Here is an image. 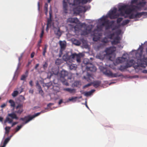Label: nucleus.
<instances>
[{
  "instance_id": "f3484780",
  "label": "nucleus",
  "mask_w": 147,
  "mask_h": 147,
  "mask_svg": "<svg viewBox=\"0 0 147 147\" xmlns=\"http://www.w3.org/2000/svg\"><path fill=\"white\" fill-rule=\"evenodd\" d=\"M101 42L103 43L104 44H100V46H98V47L99 48L103 47L105 45V44L107 43L108 42L107 39L106 37L102 39L101 40Z\"/></svg>"
},
{
  "instance_id": "b1692460",
  "label": "nucleus",
  "mask_w": 147,
  "mask_h": 147,
  "mask_svg": "<svg viewBox=\"0 0 147 147\" xmlns=\"http://www.w3.org/2000/svg\"><path fill=\"white\" fill-rule=\"evenodd\" d=\"M68 75V73L67 71L65 70H62L61 72V77L63 78H64Z\"/></svg>"
},
{
  "instance_id": "cd10ccee",
  "label": "nucleus",
  "mask_w": 147,
  "mask_h": 147,
  "mask_svg": "<svg viewBox=\"0 0 147 147\" xmlns=\"http://www.w3.org/2000/svg\"><path fill=\"white\" fill-rule=\"evenodd\" d=\"M77 68V65L74 64H71L69 66V69L70 70H75Z\"/></svg>"
},
{
  "instance_id": "c03bdc74",
  "label": "nucleus",
  "mask_w": 147,
  "mask_h": 147,
  "mask_svg": "<svg viewBox=\"0 0 147 147\" xmlns=\"http://www.w3.org/2000/svg\"><path fill=\"white\" fill-rule=\"evenodd\" d=\"M137 8L138 7L137 6H135L134 5L131 6L130 8H131V12L134 11L136 8Z\"/></svg>"
},
{
  "instance_id": "473e14b6",
  "label": "nucleus",
  "mask_w": 147,
  "mask_h": 147,
  "mask_svg": "<svg viewBox=\"0 0 147 147\" xmlns=\"http://www.w3.org/2000/svg\"><path fill=\"white\" fill-rule=\"evenodd\" d=\"M144 62L145 63L144 64H141L140 65V66L144 68H145L147 66V58H146L144 59Z\"/></svg>"
},
{
  "instance_id": "a211bd4d",
  "label": "nucleus",
  "mask_w": 147,
  "mask_h": 147,
  "mask_svg": "<svg viewBox=\"0 0 147 147\" xmlns=\"http://www.w3.org/2000/svg\"><path fill=\"white\" fill-rule=\"evenodd\" d=\"M73 11L75 13L79 14L82 11V9L80 7L78 6L75 8H74Z\"/></svg>"
},
{
  "instance_id": "a18cd8bd",
  "label": "nucleus",
  "mask_w": 147,
  "mask_h": 147,
  "mask_svg": "<svg viewBox=\"0 0 147 147\" xmlns=\"http://www.w3.org/2000/svg\"><path fill=\"white\" fill-rule=\"evenodd\" d=\"M129 18L130 19H133L136 18V17H135V14H134L133 13L131 14L129 16Z\"/></svg>"
},
{
  "instance_id": "338daca9",
  "label": "nucleus",
  "mask_w": 147,
  "mask_h": 147,
  "mask_svg": "<svg viewBox=\"0 0 147 147\" xmlns=\"http://www.w3.org/2000/svg\"><path fill=\"white\" fill-rule=\"evenodd\" d=\"M29 84L31 86H33L32 81L31 80L29 82Z\"/></svg>"
},
{
  "instance_id": "e2e57ef3",
  "label": "nucleus",
  "mask_w": 147,
  "mask_h": 147,
  "mask_svg": "<svg viewBox=\"0 0 147 147\" xmlns=\"http://www.w3.org/2000/svg\"><path fill=\"white\" fill-rule=\"evenodd\" d=\"M18 122H13L12 124V125H11V127H13V126L15 125H16V124H18Z\"/></svg>"
},
{
  "instance_id": "72a5a7b5",
  "label": "nucleus",
  "mask_w": 147,
  "mask_h": 147,
  "mask_svg": "<svg viewBox=\"0 0 147 147\" xmlns=\"http://www.w3.org/2000/svg\"><path fill=\"white\" fill-rule=\"evenodd\" d=\"M131 8H127L126 9L125 11V13L127 14H129L131 12Z\"/></svg>"
},
{
  "instance_id": "4c0bfd02",
  "label": "nucleus",
  "mask_w": 147,
  "mask_h": 147,
  "mask_svg": "<svg viewBox=\"0 0 147 147\" xmlns=\"http://www.w3.org/2000/svg\"><path fill=\"white\" fill-rule=\"evenodd\" d=\"M100 38L99 36L94 35L93 37V40L94 41H97Z\"/></svg>"
},
{
  "instance_id": "1a4fd4ad",
  "label": "nucleus",
  "mask_w": 147,
  "mask_h": 147,
  "mask_svg": "<svg viewBox=\"0 0 147 147\" xmlns=\"http://www.w3.org/2000/svg\"><path fill=\"white\" fill-rule=\"evenodd\" d=\"M89 65H88L86 66V69L87 71H91L94 72L96 70V67L94 66L92 63L89 64Z\"/></svg>"
},
{
  "instance_id": "7c9ffc66",
  "label": "nucleus",
  "mask_w": 147,
  "mask_h": 147,
  "mask_svg": "<svg viewBox=\"0 0 147 147\" xmlns=\"http://www.w3.org/2000/svg\"><path fill=\"white\" fill-rule=\"evenodd\" d=\"M10 139L9 138H7L5 139L3 143V145L1 147H5L7 143L8 142L9 140Z\"/></svg>"
},
{
  "instance_id": "2f4dec72",
  "label": "nucleus",
  "mask_w": 147,
  "mask_h": 147,
  "mask_svg": "<svg viewBox=\"0 0 147 147\" xmlns=\"http://www.w3.org/2000/svg\"><path fill=\"white\" fill-rule=\"evenodd\" d=\"M73 43L74 45L77 46L80 45L81 43L80 42L79 40L76 39L74 40V41Z\"/></svg>"
},
{
  "instance_id": "603ef678",
  "label": "nucleus",
  "mask_w": 147,
  "mask_h": 147,
  "mask_svg": "<svg viewBox=\"0 0 147 147\" xmlns=\"http://www.w3.org/2000/svg\"><path fill=\"white\" fill-rule=\"evenodd\" d=\"M27 76H26L25 75H22L21 78V80H24L25 78L27 77Z\"/></svg>"
},
{
  "instance_id": "37998d69",
  "label": "nucleus",
  "mask_w": 147,
  "mask_h": 147,
  "mask_svg": "<svg viewBox=\"0 0 147 147\" xmlns=\"http://www.w3.org/2000/svg\"><path fill=\"white\" fill-rule=\"evenodd\" d=\"M77 99V97H72L71 98H69V100L70 101H74L75 102L76 101V99Z\"/></svg>"
},
{
  "instance_id": "864d4df0",
  "label": "nucleus",
  "mask_w": 147,
  "mask_h": 147,
  "mask_svg": "<svg viewBox=\"0 0 147 147\" xmlns=\"http://www.w3.org/2000/svg\"><path fill=\"white\" fill-rule=\"evenodd\" d=\"M44 34V30L43 29H42L40 35V37L41 39L43 36Z\"/></svg>"
},
{
  "instance_id": "6e6d98bb",
  "label": "nucleus",
  "mask_w": 147,
  "mask_h": 147,
  "mask_svg": "<svg viewBox=\"0 0 147 147\" xmlns=\"http://www.w3.org/2000/svg\"><path fill=\"white\" fill-rule=\"evenodd\" d=\"M71 89V88H63V90L70 92Z\"/></svg>"
},
{
  "instance_id": "bf43d9fd",
  "label": "nucleus",
  "mask_w": 147,
  "mask_h": 147,
  "mask_svg": "<svg viewBox=\"0 0 147 147\" xmlns=\"http://www.w3.org/2000/svg\"><path fill=\"white\" fill-rule=\"evenodd\" d=\"M20 99L23 101H24L25 100V97L22 95H20Z\"/></svg>"
},
{
  "instance_id": "9d476101",
  "label": "nucleus",
  "mask_w": 147,
  "mask_h": 147,
  "mask_svg": "<svg viewBox=\"0 0 147 147\" xmlns=\"http://www.w3.org/2000/svg\"><path fill=\"white\" fill-rule=\"evenodd\" d=\"M52 9L51 8V7L50 6V10L49 11V18L47 20V28L49 26L51 25V18L52 17Z\"/></svg>"
},
{
  "instance_id": "e433bc0d",
  "label": "nucleus",
  "mask_w": 147,
  "mask_h": 147,
  "mask_svg": "<svg viewBox=\"0 0 147 147\" xmlns=\"http://www.w3.org/2000/svg\"><path fill=\"white\" fill-rule=\"evenodd\" d=\"M83 63L85 65H86V66L88 65H89V64L90 63H89V60L88 59H84V60Z\"/></svg>"
},
{
  "instance_id": "4468645a",
  "label": "nucleus",
  "mask_w": 147,
  "mask_h": 147,
  "mask_svg": "<svg viewBox=\"0 0 147 147\" xmlns=\"http://www.w3.org/2000/svg\"><path fill=\"white\" fill-rule=\"evenodd\" d=\"M79 21V20L77 18H69L67 20V22L70 23H77Z\"/></svg>"
},
{
  "instance_id": "20e7f679",
  "label": "nucleus",
  "mask_w": 147,
  "mask_h": 147,
  "mask_svg": "<svg viewBox=\"0 0 147 147\" xmlns=\"http://www.w3.org/2000/svg\"><path fill=\"white\" fill-rule=\"evenodd\" d=\"M104 74L108 77L111 78L118 77L121 76V75L118 74L117 73L113 74L110 70L105 68L103 70Z\"/></svg>"
},
{
  "instance_id": "39448f33",
  "label": "nucleus",
  "mask_w": 147,
  "mask_h": 147,
  "mask_svg": "<svg viewBox=\"0 0 147 147\" xmlns=\"http://www.w3.org/2000/svg\"><path fill=\"white\" fill-rule=\"evenodd\" d=\"M117 9L116 8L114 9L113 10L110 11L109 13V16L111 19H115L117 18L119 16V14H116Z\"/></svg>"
},
{
  "instance_id": "052dcab7",
  "label": "nucleus",
  "mask_w": 147,
  "mask_h": 147,
  "mask_svg": "<svg viewBox=\"0 0 147 147\" xmlns=\"http://www.w3.org/2000/svg\"><path fill=\"white\" fill-rule=\"evenodd\" d=\"M138 0H131V4L136 3L137 2Z\"/></svg>"
},
{
  "instance_id": "79ce46f5",
  "label": "nucleus",
  "mask_w": 147,
  "mask_h": 147,
  "mask_svg": "<svg viewBox=\"0 0 147 147\" xmlns=\"http://www.w3.org/2000/svg\"><path fill=\"white\" fill-rule=\"evenodd\" d=\"M53 89L54 90L57 91V92H59V88L58 86H53Z\"/></svg>"
},
{
  "instance_id": "680f3d73",
  "label": "nucleus",
  "mask_w": 147,
  "mask_h": 147,
  "mask_svg": "<svg viewBox=\"0 0 147 147\" xmlns=\"http://www.w3.org/2000/svg\"><path fill=\"white\" fill-rule=\"evenodd\" d=\"M6 105L7 103H3L1 105V107L2 108H3L6 107Z\"/></svg>"
},
{
  "instance_id": "dca6fc26",
  "label": "nucleus",
  "mask_w": 147,
  "mask_h": 147,
  "mask_svg": "<svg viewBox=\"0 0 147 147\" xmlns=\"http://www.w3.org/2000/svg\"><path fill=\"white\" fill-rule=\"evenodd\" d=\"M125 58L123 57H118L116 60L115 62L117 64L122 63L124 62Z\"/></svg>"
},
{
  "instance_id": "2eb2a0df",
  "label": "nucleus",
  "mask_w": 147,
  "mask_h": 147,
  "mask_svg": "<svg viewBox=\"0 0 147 147\" xmlns=\"http://www.w3.org/2000/svg\"><path fill=\"white\" fill-rule=\"evenodd\" d=\"M104 52H100L99 54H98L96 56V57L97 58L100 59L102 60L104 58L105 54H104Z\"/></svg>"
},
{
  "instance_id": "423d86ee",
  "label": "nucleus",
  "mask_w": 147,
  "mask_h": 147,
  "mask_svg": "<svg viewBox=\"0 0 147 147\" xmlns=\"http://www.w3.org/2000/svg\"><path fill=\"white\" fill-rule=\"evenodd\" d=\"M36 116L37 113H36L34 115L32 116L28 115L24 117V118H20V120L23 121H25L24 123L26 124Z\"/></svg>"
},
{
  "instance_id": "4d7b16f0",
  "label": "nucleus",
  "mask_w": 147,
  "mask_h": 147,
  "mask_svg": "<svg viewBox=\"0 0 147 147\" xmlns=\"http://www.w3.org/2000/svg\"><path fill=\"white\" fill-rule=\"evenodd\" d=\"M91 85V84L89 83L88 84H87L84 85V86L83 88H88V87H89V86H90Z\"/></svg>"
},
{
  "instance_id": "a878e982",
  "label": "nucleus",
  "mask_w": 147,
  "mask_h": 147,
  "mask_svg": "<svg viewBox=\"0 0 147 147\" xmlns=\"http://www.w3.org/2000/svg\"><path fill=\"white\" fill-rule=\"evenodd\" d=\"M37 87H38L39 93L43 96L44 95V92L38 83H37Z\"/></svg>"
},
{
  "instance_id": "4be33fe9",
  "label": "nucleus",
  "mask_w": 147,
  "mask_h": 147,
  "mask_svg": "<svg viewBox=\"0 0 147 147\" xmlns=\"http://www.w3.org/2000/svg\"><path fill=\"white\" fill-rule=\"evenodd\" d=\"M80 0H69L73 1L72 3H69L70 5H71L72 6H75L76 5L79 4L80 3Z\"/></svg>"
},
{
  "instance_id": "8fccbe9b",
  "label": "nucleus",
  "mask_w": 147,
  "mask_h": 147,
  "mask_svg": "<svg viewBox=\"0 0 147 147\" xmlns=\"http://www.w3.org/2000/svg\"><path fill=\"white\" fill-rule=\"evenodd\" d=\"M123 18H119L117 19V23H120L123 20Z\"/></svg>"
},
{
  "instance_id": "c9c22d12",
  "label": "nucleus",
  "mask_w": 147,
  "mask_h": 147,
  "mask_svg": "<svg viewBox=\"0 0 147 147\" xmlns=\"http://www.w3.org/2000/svg\"><path fill=\"white\" fill-rule=\"evenodd\" d=\"M129 22V20H123L121 24V25L124 26L127 24Z\"/></svg>"
},
{
  "instance_id": "f257e3e1",
  "label": "nucleus",
  "mask_w": 147,
  "mask_h": 147,
  "mask_svg": "<svg viewBox=\"0 0 147 147\" xmlns=\"http://www.w3.org/2000/svg\"><path fill=\"white\" fill-rule=\"evenodd\" d=\"M82 57L81 54H77L76 53L72 54L71 55L69 56L67 54H65L63 57V59L65 61H72L73 59H76L77 62L80 63L81 62V58Z\"/></svg>"
},
{
  "instance_id": "0eeeda50",
  "label": "nucleus",
  "mask_w": 147,
  "mask_h": 147,
  "mask_svg": "<svg viewBox=\"0 0 147 147\" xmlns=\"http://www.w3.org/2000/svg\"><path fill=\"white\" fill-rule=\"evenodd\" d=\"M16 109L17 111L15 112V113L20 115L24 111L23 109V104L19 103L16 107Z\"/></svg>"
},
{
  "instance_id": "9b49d317",
  "label": "nucleus",
  "mask_w": 147,
  "mask_h": 147,
  "mask_svg": "<svg viewBox=\"0 0 147 147\" xmlns=\"http://www.w3.org/2000/svg\"><path fill=\"white\" fill-rule=\"evenodd\" d=\"M59 44L61 50L62 51L64 50L66 47V42L65 41H60Z\"/></svg>"
},
{
  "instance_id": "f03ea898",
  "label": "nucleus",
  "mask_w": 147,
  "mask_h": 147,
  "mask_svg": "<svg viewBox=\"0 0 147 147\" xmlns=\"http://www.w3.org/2000/svg\"><path fill=\"white\" fill-rule=\"evenodd\" d=\"M18 118V117L17 116L15 112L8 113L5 120L4 121V123H6L7 122H8L9 123H11L13 121V119H15L17 120Z\"/></svg>"
},
{
  "instance_id": "aec40b11",
  "label": "nucleus",
  "mask_w": 147,
  "mask_h": 147,
  "mask_svg": "<svg viewBox=\"0 0 147 147\" xmlns=\"http://www.w3.org/2000/svg\"><path fill=\"white\" fill-rule=\"evenodd\" d=\"M87 77H86L84 76V78L88 82H90L92 80V79L93 78L91 74H89L88 73L87 74Z\"/></svg>"
},
{
  "instance_id": "09e8293b",
  "label": "nucleus",
  "mask_w": 147,
  "mask_h": 147,
  "mask_svg": "<svg viewBox=\"0 0 147 147\" xmlns=\"http://www.w3.org/2000/svg\"><path fill=\"white\" fill-rule=\"evenodd\" d=\"M115 34L114 33L111 34L109 35V37L110 39H112V38L115 36Z\"/></svg>"
},
{
  "instance_id": "7ed1b4c3",
  "label": "nucleus",
  "mask_w": 147,
  "mask_h": 147,
  "mask_svg": "<svg viewBox=\"0 0 147 147\" xmlns=\"http://www.w3.org/2000/svg\"><path fill=\"white\" fill-rule=\"evenodd\" d=\"M129 62L131 64V65H130L128 63H127L126 65H121L119 69L122 71H124L127 68L131 67V66H134L135 65L136 67L139 66L138 64L137 63H136L135 61L134 60L131 59L130 60Z\"/></svg>"
},
{
  "instance_id": "ddd939ff",
  "label": "nucleus",
  "mask_w": 147,
  "mask_h": 147,
  "mask_svg": "<svg viewBox=\"0 0 147 147\" xmlns=\"http://www.w3.org/2000/svg\"><path fill=\"white\" fill-rule=\"evenodd\" d=\"M120 38L119 36L116 37L111 42V43L113 45H115L119 43L120 42Z\"/></svg>"
},
{
  "instance_id": "412c9836",
  "label": "nucleus",
  "mask_w": 147,
  "mask_h": 147,
  "mask_svg": "<svg viewBox=\"0 0 147 147\" xmlns=\"http://www.w3.org/2000/svg\"><path fill=\"white\" fill-rule=\"evenodd\" d=\"M63 9L65 13H67V3L65 1V0L63 1Z\"/></svg>"
},
{
  "instance_id": "5fc2aeb1",
  "label": "nucleus",
  "mask_w": 147,
  "mask_h": 147,
  "mask_svg": "<svg viewBox=\"0 0 147 147\" xmlns=\"http://www.w3.org/2000/svg\"><path fill=\"white\" fill-rule=\"evenodd\" d=\"M71 89V88H63V90L70 92Z\"/></svg>"
},
{
  "instance_id": "de8ad7c7",
  "label": "nucleus",
  "mask_w": 147,
  "mask_h": 147,
  "mask_svg": "<svg viewBox=\"0 0 147 147\" xmlns=\"http://www.w3.org/2000/svg\"><path fill=\"white\" fill-rule=\"evenodd\" d=\"M22 127V125H18L16 129V131H18Z\"/></svg>"
},
{
  "instance_id": "0e129e2a",
  "label": "nucleus",
  "mask_w": 147,
  "mask_h": 147,
  "mask_svg": "<svg viewBox=\"0 0 147 147\" xmlns=\"http://www.w3.org/2000/svg\"><path fill=\"white\" fill-rule=\"evenodd\" d=\"M47 66V63H45L43 65V67L44 68H45V67H46Z\"/></svg>"
},
{
  "instance_id": "5701e85b",
  "label": "nucleus",
  "mask_w": 147,
  "mask_h": 147,
  "mask_svg": "<svg viewBox=\"0 0 147 147\" xmlns=\"http://www.w3.org/2000/svg\"><path fill=\"white\" fill-rule=\"evenodd\" d=\"M113 22V21L109 22L108 20V24H107L105 26V29L106 30H108L110 29L112 26V24Z\"/></svg>"
},
{
  "instance_id": "f8f14e48",
  "label": "nucleus",
  "mask_w": 147,
  "mask_h": 147,
  "mask_svg": "<svg viewBox=\"0 0 147 147\" xmlns=\"http://www.w3.org/2000/svg\"><path fill=\"white\" fill-rule=\"evenodd\" d=\"M114 51L112 48L110 47L107 48L105 51V52L106 53V55H109L112 54Z\"/></svg>"
},
{
  "instance_id": "774afa93",
  "label": "nucleus",
  "mask_w": 147,
  "mask_h": 147,
  "mask_svg": "<svg viewBox=\"0 0 147 147\" xmlns=\"http://www.w3.org/2000/svg\"><path fill=\"white\" fill-rule=\"evenodd\" d=\"M142 72L144 73H147V70H144L142 71Z\"/></svg>"
},
{
  "instance_id": "49530a36",
  "label": "nucleus",
  "mask_w": 147,
  "mask_h": 147,
  "mask_svg": "<svg viewBox=\"0 0 147 147\" xmlns=\"http://www.w3.org/2000/svg\"><path fill=\"white\" fill-rule=\"evenodd\" d=\"M108 20L105 21L102 23V26H105L107 24H108Z\"/></svg>"
},
{
  "instance_id": "c85d7f7f",
  "label": "nucleus",
  "mask_w": 147,
  "mask_h": 147,
  "mask_svg": "<svg viewBox=\"0 0 147 147\" xmlns=\"http://www.w3.org/2000/svg\"><path fill=\"white\" fill-rule=\"evenodd\" d=\"M94 91V90H92L90 91L85 92L84 93V95L86 96H90L91 95L92 93Z\"/></svg>"
},
{
  "instance_id": "6ab92c4d",
  "label": "nucleus",
  "mask_w": 147,
  "mask_h": 147,
  "mask_svg": "<svg viewBox=\"0 0 147 147\" xmlns=\"http://www.w3.org/2000/svg\"><path fill=\"white\" fill-rule=\"evenodd\" d=\"M142 16H147V12H142L140 13H137L135 14V17L136 18H140Z\"/></svg>"
},
{
  "instance_id": "3c124183",
  "label": "nucleus",
  "mask_w": 147,
  "mask_h": 147,
  "mask_svg": "<svg viewBox=\"0 0 147 147\" xmlns=\"http://www.w3.org/2000/svg\"><path fill=\"white\" fill-rule=\"evenodd\" d=\"M80 82L79 81H76L74 82V85L76 86H78L80 84Z\"/></svg>"
},
{
  "instance_id": "6e6552de",
  "label": "nucleus",
  "mask_w": 147,
  "mask_h": 147,
  "mask_svg": "<svg viewBox=\"0 0 147 147\" xmlns=\"http://www.w3.org/2000/svg\"><path fill=\"white\" fill-rule=\"evenodd\" d=\"M128 7V5H123L120 6L119 8L118 11L120 12V14L121 16H123L124 15V13L123 11H124L125 12L126 9Z\"/></svg>"
},
{
  "instance_id": "69168bd1",
  "label": "nucleus",
  "mask_w": 147,
  "mask_h": 147,
  "mask_svg": "<svg viewBox=\"0 0 147 147\" xmlns=\"http://www.w3.org/2000/svg\"><path fill=\"white\" fill-rule=\"evenodd\" d=\"M34 52L32 53L31 54V58H32L34 57Z\"/></svg>"
},
{
  "instance_id": "a19ab883",
  "label": "nucleus",
  "mask_w": 147,
  "mask_h": 147,
  "mask_svg": "<svg viewBox=\"0 0 147 147\" xmlns=\"http://www.w3.org/2000/svg\"><path fill=\"white\" fill-rule=\"evenodd\" d=\"M91 0H82L81 3L82 4H84L88 2H90Z\"/></svg>"
},
{
  "instance_id": "58836bf2",
  "label": "nucleus",
  "mask_w": 147,
  "mask_h": 147,
  "mask_svg": "<svg viewBox=\"0 0 147 147\" xmlns=\"http://www.w3.org/2000/svg\"><path fill=\"white\" fill-rule=\"evenodd\" d=\"M18 94V91H14L12 94V96L13 97H16Z\"/></svg>"
},
{
  "instance_id": "c756f323",
  "label": "nucleus",
  "mask_w": 147,
  "mask_h": 147,
  "mask_svg": "<svg viewBox=\"0 0 147 147\" xmlns=\"http://www.w3.org/2000/svg\"><path fill=\"white\" fill-rule=\"evenodd\" d=\"M55 34L58 36L59 38L61 35V34L60 31L59 29H58L57 31L55 30Z\"/></svg>"
},
{
  "instance_id": "393cba45",
  "label": "nucleus",
  "mask_w": 147,
  "mask_h": 147,
  "mask_svg": "<svg viewBox=\"0 0 147 147\" xmlns=\"http://www.w3.org/2000/svg\"><path fill=\"white\" fill-rule=\"evenodd\" d=\"M101 82L99 81H95L92 82V84L93 85V86L95 88L98 87L100 85Z\"/></svg>"
},
{
  "instance_id": "bb28decb",
  "label": "nucleus",
  "mask_w": 147,
  "mask_h": 147,
  "mask_svg": "<svg viewBox=\"0 0 147 147\" xmlns=\"http://www.w3.org/2000/svg\"><path fill=\"white\" fill-rule=\"evenodd\" d=\"M48 4L47 3H45L44 7V11L45 14L47 16L48 14Z\"/></svg>"
},
{
  "instance_id": "f704fd0d",
  "label": "nucleus",
  "mask_w": 147,
  "mask_h": 147,
  "mask_svg": "<svg viewBox=\"0 0 147 147\" xmlns=\"http://www.w3.org/2000/svg\"><path fill=\"white\" fill-rule=\"evenodd\" d=\"M9 102L10 103V106L14 108L15 107V102L12 100H10Z\"/></svg>"
},
{
  "instance_id": "13d9d810",
  "label": "nucleus",
  "mask_w": 147,
  "mask_h": 147,
  "mask_svg": "<svg viewBox=\"0 0 147 147\" xmlns=\"http://www.w3.org/2000/svg\"><path fill=\"white\" fill-rule=\"evenodd\" d=\"M75 92L76 90L74 89H71L69 93H75Z\"/></svg>"
},
{
  "instance_id": "ea45409f",
  "label": "nucleus",
  "mask_w": 147,
  "mask_h": 147,
  "mask_svg": "<svg viewBox=\"0 0 147 147\" xmlns=\"http://www.w3.org/2000/svg\"><path fill=\"white\" fill-rule=\"evenodd\" d=\"M11 127L8 126L6 127L5 128V134H8L9 131Z\"/></svg>"
}]
</instances>
